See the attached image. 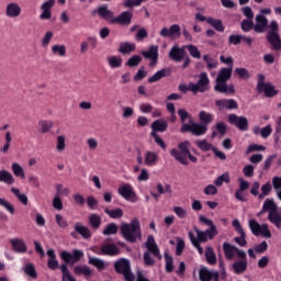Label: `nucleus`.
Listing matches in <instances>:
<instances>
[{
  "label": "nucleus",
  "mask_w": 281,
  "mask_h": 281,
  "mask_svg": "<svg viewBox=\"0 0 281 281\" xmlns=\"http://www.w3.org/2000/svg\"><path fill=\"white\" fill-rule=\"evenodd\" d=\"M200 123L184 124L181 126V133H191L195 137H201L207 133V126L214 122V114L204 110L199 112Z\"/></svg>",
  "instance_id": "obj_1"
},
{
  "label": "nucleus",
  "mask_w": 281,
  "mask_h": 281,
  "mask_svg": "<svg viewBox=\"0 0 281 281\" xmlns=\"http://www.w3.org/2000/svg\"><path fill=\"white\" fill-rule=\"evenodd\" d=\"M233 71H234V68H232V66L227 68H222L218 71V75L215 79L214 91H216L217 93H226L229 95L236 94V89L234 88V83L227 85V81L232 80Z\"/></svg>",
  "instance_id": "obj_2"
},
{
  "label": "nucleus",
  "mask_w": 281,
  "mask_h": 281,
  "mask_svg": "<svg viewBox=\"0 0 281 281\" xmlns=\"http://www.w3.org/2000/svg\"><path fill=\"white\" fill-rule=\"evenodd\" d=\"M120 235L126 243L134 245L137 240H142V223L138 218H133L131 223L121 224Z\"/></svg>",
  "instance_id": "obj_3"
},
{
  "label": "nucleus",
  "mask_w": 281,
  "mask_h": 281,
  "mask_svg": "<svg viewBox=\"0 0 281 281\" xmlns=\"http://www.w3.org/2000/svg\"><path fill=\"white\" fill-rule=\"evenodd\" d=\"M83 256H85V252L78 249L72 250V254L67 250H63L60 252V258L65 262V263H61L60 266V270L63 273L61 281H69L74 278L67 265H76V262H80Z\"/></svg>",
  "instance_id": "obj_4"
},
{
  "label": "nucleus",
  "mask_w": 281,
  "mask_h": 281,
  "mask_svg": "<svg viewBox=\"0 0 281 281\" xmlns=\"http://www.w3.org/2000/svg\"><path fill=\"white\" fill-rule=\"evenodd\" d=\"M170 155L176 159V161H179V164H181L182 166H188V159L192 161V164H196L199 161V158L190 153V140L179 143L178 149L172 148L170 150Z\"/></svg>",
  "instance_id": "obj_5"
},
{
  "label": "nucleus",
  "mask_w": 281,
  "mask_h": 281,
  "mask_svg": "<svg viewBox=\"0 0 281 281\" xmlns=\"http://www.w3.org/2000/svg\"><path fill=\"white\" fill-rule=\"evenodd\" d=\"M145 247L147 250L143 255L144 265L146 267H154L156 262L155 258L161 260V251L159 250V246L155 240V236L148 235Z\"/></svg>",
  "instance_id": "obj_6"
},
{
  "label": "nucleus",
  "mask_w": 281,
  "mask_h": 281,
  "mask_svg": "<svg viewBox=\"0 0 281 281\" xmlns=\"http://www.w3.org/2000/svg\"><path fill=\"white\" fill-rule=\"evenodd\" d=\"M178 89L181 93H188V91H191V93H205V91H210V77H207V72H201L196 83H181Z\"/></svg>",
  "instance_id": "obj_7"
},
{
  "label": "nucleus",
  "mask_w": 281,
  "mask_h": 281,
  "mask_svg": "<svg viewBox=\"0 0 281 281\" xmlns=\"http://www.w3.org/2000/svg\"><path fill=\"white\" fill-rule=\"evenodd\" d=\"M114 271L119 276H123L125 281H135V274L131 270V261L128 259H119L114 262Z\"/></svg>",
  "instance_id": "obj_8"
},
{
  "label": "nucleus",
  "mask_w": 281,
  "mask_h": 281,
  "mask_svg": "<svg viewBox=\"0 0 281 281\" xmlns=\"http://www.w3.org/2000/svg\"><path fill=\"white\" fill-rule=\"evenodd\" d=\"M249 228L254 236H263V238H271V231L268 224L258 223L256 220L249 221Z\"/></svg>",
  "instance_id": "obj_9"
},
{
  "label": "nucleus",
  "mask_w": 281,
  "mask_h": 281,
  "mask_svg": "<svg viewBox=\"0 0 281 281\" xmlns=\"http://www.w3.org/2000/svg\"><path fill=\"white\" fill-rule=\"evenodd\" d=\"M228 124H232V126H235L236 128H238V131H241V133L249 131V120H247V117L245 116L229 114Z\"/></svg>",
  "instance_id": "obj_10"
},
{
  "label": "nucleus",
  "mask_w": 281,
  "mask_h": 281,
  "mask_svg": "<svg viewBox=\"0 0 281 281\" xmlns=\"http://www.w3.org/2000/svg\"><path fill=\"white\" fill-rule=\"evenodd\" d=\"M119 194L125 199V201H130L131 203H137V201H139V198L137 196V193H135V190H133L131 183L122 184L119 188Z\"/></svg>",
  "instance_id": "obj_11"
},
{
  "label": "nucleus",
  "mask_w": 281,
  "mask_h": 281,
  "mask_svg": "<svg viewBox=\"0 0 281 281\" xmlns=\"http://www.w3.org/2000/svg\"><path fill=\"white\" fill-rule=\"evenodd\" d=\"M133 23V12L123 11L116 18L110 20L111 25H121L122 27H128Z\"/></svg>",
  "instance_id": "obj_12"
},
{
  "label": "nucleus",
  "mask_w": 281,
  "mask_h": 281,
  "mask_svg": "<svg viewBox=\"0 0 281 281\" xmlns=\"http://www.w3.org/2000/svg\"><path fill=\"white\" fill-rule=\"evenodd\" d=\"M223 251L227 260H234V256H236V254L238 258H245V254H246L245 250L239 249L238 247L229 243L223 244Z\"/></svg>",
  "instance_id": "obj_13"
},
{
  "label": "nucleus",
  "mask_w": 281,
  "mask_h": 281,
  "mask_svg": "<svg viewBox=\"0 0 281 281\" xmlns=\"http://www.w3.org/2000/svg\"><path fill=\"white\" fill-rule=\"evenodd\" d=\"M142 56L147 60H150L149 67H156L159 60V46L151 45L148 50H143Z\"/></svg>",
  "instance_id": "obj_14"
},
{
  "label": "nucleus",
  "mask_w": 281,
  "mask_h": 281,
  "mask_svg": "<svg viewBox=\"0 0 281 281\" xmlns=\"http://www.w3.org/2000/svg\"><path fill=\"white\" fill-rule=\"evenodd\" d=\"M233 227L237 232L239 237H235L234 240L239 247H247V234L245 233V229L243 228V225H240V221L234 220L232 223Z\"/></svg>",
  "instance_id": "obj_15"
},
{
  "label": "nucleus",
  "mask_w": 281,
  "mask_h": 281,
  "mask_svg": "<svg viewBox=\"0 0 281 281\" xmlns=\"http://www.w3.org/2000/svg\"><path fill=\"white\" fill-rule=\"evenodd\" d=\"M218 111H235L238 109V102L234 99H220L215 101Z\"/></svg>",
  "instance_id": "obj_16"
},
{
  "label": "nucleus",
  "mask_w": 281,
  "mask_h": 281,
  "mask_svg": "<svg viewBox=\"0 0 281 281\" xmlns=\"http://www.w3.org/2000/svg\"><path fill=\"white\" fill-rule=\"evenodd\" d=\"M98 256H119L120 248L115 246V244H105L101 247L100 250H93Z\"/></svg>",
  "instance_id": "obj_17"
},
{
  "label": "nucleus",
  "mask_w": 281,
  "mask_h": 281,
  "mask_svg": "<svg viewBox=\"0 0 281 281\" xmlns=\"http://www.w3.org/2000/svg\"><path fill=\"white\" fill-rule=\"evenodd\" d=\"M256 24H255V32L257 34H265L267 27H269V20L267 19V16L262 15V14H258L255 18Z\"/></svg>",
  "instance_id": "obj_18"
},
{
  "label": "nucleus",
  "mask_w": 281,
  "mask_h": 281,
  "mask_svg": "<svg viewBox=\"0 0 281 281\" xmlns=\"http://www.w3.org/2000/svg\"><path fill=\"white\" fill-rule=\"evenodd\" d=\"M56 3V0H47L42 4V14L40 15V19L42 21H49L52 19V8H54Z\"/></svg>",
  "instance_id": "obj_19"
},
{
  "label": "nucleus",
  "mask_w": 281,
  "mask_h": 281,
  "mask_svg": "<svg viewBox=\"0 0 281 281\" xmlns=\"http://www.w3.org/2000/svg\"><path fill=\"white\" fill-rule=\"evenodd\" d=\"M266 41H268L272 52H281L280 33H271L270 35H266Z\"/></svg>",
  "instance_id": "obj_20"
},
{
  "label": "nucleus",
  "mask_w": 281,
  "mask_h": 281,
  "mask_svg": "<svg viewBox=\"0 0 281 281\" xmlns=\"http://www.w3.org/2000/svg\"><path fill=\"white\" fill-rule=\"evenodd\" d=\"M232 269L236 276H241V273L247 271V252H245V258H239V260L232 265Z\"/></svg>",
  "instance_id": "obj_21"
},
{
  "label": "nucleus",
  "mask_w": 281,
  "mask_h": 281,
  "mask_svg": "<svg viewBox=\"0 0 281 281\" xmlns=\"http://www.w3.org/2000/svg\"><path fill=\"white\" fill-rule=\"evenodd\" d=\"M92 14H98L101 19L109 21L111 23V19H114L115 14L113 11L109 10V5L99 7L97 10L92 11Z\"/></svg>",
  "instance_id": "obj_22"
},
{
  "label": "nucleus",
  "mask_w": 281,
  "mask_h": 281,
  "mask_svg": "<svg viewBox=\"0 0 281 281\" xmlns=\"http://www.w3.org/2000/svg\"><path fill=\"white\" fill-rule=\"evenodd\" d=\"M172 74V70L170 68H162L155 72L151 77L148 78L149 85H153V82H159V80L164 78H168Z\"/></svg>",
  "instance_id": "obj_23"
},
{
  "label": "nucleus",
  "mask_w": 281,
  "mask_h": 281,
  "mask_svg": "<svg viewBox=\"0 0 281 281\" xmlns=\"http://www.w3.org/2000/svg\"><path fill=\"white\" fill-rule=\"evenodd\" d=\"M169 58L175 63H181L186 58V50L179 46H173L169 52Z\"/></svg>",
  "instance_id": "obj_24"
},
{
  "label": "nucleus",
  "mask_w": 281,
  "mask_h": 281,
  "mask_svg": "<svg viewBox=\"0 0 281 281\" xmlns=\"http://www.w3.org/2000/svg\"><path fill=\"white\" fill-rule=\"evenodd\" d=\"M5 14L10 19H16L18 16H21V5H19L16 2H10L7 5Z\"/></svg>",
  "instance_id": "obj_25"
},
{
  "label": "nucleus",
  "mask_w": 281,
  "mask_h": 281,
  "mask_svg": "<svg viewBox=\"0 0 281 281\" xmlns=\"http://www.w3.org/2000/svg\"><path fill=\"white\" fill-rule=\"evenodd\" d=\"M10 244L12 245L16 254H25L27 251V245L23 239H20V238L10 239Z\"/></svg>",
  "instance_id": "obj_26"
},
{
  "label": "nucleus",
  "mask_w": 281,
  "mask_h": 281,
  "mask_svg": "<svg viewBox=\"0 0 281 281\" xmlns=\"http://www.w3.org/2000/svg\"><path fill=\"white\" fill-rule=\"evenodd\" d=\"M175 34H181V26H179L178 24H172L170 26V29L168 27H164L160 31V36L168 38L170 36H175Z\"/></svg>",
  "instance_id": "obj_27"
},
{
  "label": "nucleus",
  "mask_w": 281,
  "mask_h": 281,
  "mask_svg": "<svg viewBox=\"0 0 281 281\" xmlns=\"http://www.w3.org/2000/svg\"><path fill=\"white\" fill-rule=\"evenodd\" d=\"M158 161H159V155H157V153L155 151L145 153V159H144L145 166H148L150 168L153 166H157Z\"/></svg>",
  "instance_id": "obj_28"
},
{
  "label": "nucleus",
  "mask_w": 281,
  "mask_h": 281,
  "mask_svg": "<svg viewBox=\"0 0 281 281\" xmlns=\"http://www.w3.org/2000/svg\"><path fill=\"white\" fill-rule=\"evenodd\" d=\"M46 254L49 258L47 261L48 269H50V271H56L59 267L58 259H56V251H54V249H48Z\"/></svg>",
  "instance_id": "obj_29"
},
{
  "label": "nucleus",
  "mask_w": 281,
  "mask_h": 281,
  "mask_svg": "<svg viewBox=\"0 0 281 281\" xmlns=\"http://www.w3.org/2000/svg\"><path fill=\"white\" fill-rule=\"evenodd\" d=\"M168 131V122L156 120L151 123V133H166Z\"/></svg>",
  "instance_id": "obj_30"
},
{
  "label": "nucleus",
  "mask_w": 281,
  "mask_h": 281,
  "mask_svg": "<svg viewBox=\"0 0 281 281\" xmlns=\"http://www.w3.org/2000/svg\"><path fill=\"white\" fill-rule=\"evenodd\" d=\"M88 265H92V267H95L98 271H104V269L109 267L104 260L98 257H89Z\"/></svg>",
  "instance_id": "obj_31"
},
{
  "label": "nucleus",
  "mask_w": 281,
  "mask_h": 281,
  "mask_svg": "<svg viewBox=\"0 0 281 281\" xmlns=\"http://www.w3.org/2000/svg\"><path fill=\"white\" fill-rule=\"evenodd\" d=\"M278 210V204H276V201L273 199H267L263 202L262 209L259 214H265V212H277Z\"/></svg>",
  "instance_id": "obj_32"
},
{
  "label": "nucleus",
  "mask_w": 281,
  "mask_h": 281,
  "mask_svg": "<svg viewBox=\"0 0 281 281\" xmlns=\"http://www.w3.org/2000/svg\"><path fill=\"white\" fill-rule=\"evenodd\" d=\"M178 115L180 117V122L182 126L184 124H194V120L192 119V114H190L186 109L178 110Z\"/></svg>",
  "instance_id": "obj_33"
},
{
  "label": "nucleus",
  "mask_w": 281,
  "mask_h": 281,
  "mask_svg": "<svg viewBox=\"0 0 281 281\" xmlns=\"http://www.w3.org/2000/svg\"><path fill=\"white\" fill-rule=\"evenodd\" d=\"M261 93H263L266 98H276V95H278V90L273 85L266 82L261 88Z\"/></svg>",
  "instance_id": "obj_34"
},
{
  "label": "nucleus",
  "mask_w": 281,
  "mask_h": 281,
  "mask_svg": "<svg viewBox=\"0 0 281 281\" xmlns=\"http://www.w3.org/2000/svg\"><path fill=\"white\" fill-rule=\"evenodd\" d=\"M135 49H136L135 43L123 42L119 46V52L120 54H123V55L131 54L132 52H135Z\"/></svg>",
  "instance_id": "obj_35"
},
{
  "label": "nucleus",
  "mask_w": 281,
  "mask_h": 281,
  "mask_svg": "<svg viewBox=\"0 0 281 281\" xmlns=\"http://www.w3.org/2000/svg\"><path fill=\"white\" fill-rule=\"evenodd\" d=\"M74 273L76 276H85V278H91V273H93L91 271V268H89V266H76L74 268Z\"/></svg>",
  "instance_id": "obj_36"
},
{
  "label": "nucleus",
  "mask_w": 281,
  "mask_h": 281,
  "mask_svg": "<svg viewBox=\"0 0 281 281\" xmlns=\"http://www.w3.org/2000/svg\"><path fill=\"white\" fill-rule=\"evenodd\" d=\"M75 232H77V234H80V236H82V238H86V240L91 238V231L89 229V227L82 226L80 225V223L75 224Z\"/></svg>",
  "instance_id": "obj_37"
},
{
  "label": "nucleus",
  "mask_w": 281,
  "mask_h": 281,
  "mask_svg": "<svg viewBox=\"0 0 281 281\" xmlns=\"http://www.w3.org/2000/svg\"><path fill=\"white\" fill-rule=\"evenodd\" d=\"M89 225L92 227V229H100V225H102V217L95 213L90 214Z\"/></svg>",
  "instance_id": "obj_38"
},
{
  "label": "nucleus",
  "mask_w": 281,
  "mask_h": 281,
  "mask_svg": "<svg viewBox=\"0 0 281 281\" xmlns=\"http://www.w3.org/2000/svg\"><path fill=\"white\" fill-rule=\"evenodd\" d=\"M268 221L272 223L273 226L277 227V229H281V215L278 213V211L270 212L268 215Z\"/></svg>",
  "instance_id": "obj_39"
},
{
  "label": "nucleus",
  "mask_w": 281,
  "mask_h": 281,
  "mask_svg": "<svg viewBox=\"0 0 281 281\" xmlns=\"http://www.w3.org/2000/svg\"><path fill=\"white\" fill-rule=\"evenodd\" d=\"M206 23H209L211 27H214L216 32H225V25H223V21L221 20H214V18H207Z\"/></svg>",
  "instance_id": "obj_40"
},
{
  "label": "nucleus",
  "mask_w": 281,
  "mask_h": 281,
  "mask_svg": "<svg viewBox=\"0 0 281 281\" xmlns=\"http://www.w3.org/2000/svg\"><path fill=\"white\" fill-rule=\"evenodd\" d=\"M0 181L2 183H7L8 186H12L14 183V177L10 171L7 170H0Z\"/></svg>",
  "instance_id": "obj_41"
},
{
  "label": "nucleus",
  "mask_w": 281,
  "mask_h": 281,
  "mask_svg": "<svg viewBox=\"0 0 281 281\" xmlns=\"http://www.w3.org/2000/svg\"><path fill=\"white\" fill-rule=\"evenodd\" d=\"M201 281H212L214 278V271H210L207 268H201L199 270Z\"/></svg>",
  "instance_id": "obj_42"
},
{
  "label": "nucleus",
  "mask_w": 281,
  "mask_h": 281,
  "mask_svg": "<svg viewBox=\"0 0 281 281\" xmlns=\"http://www.w3.org/2000/svg\"><path fill=\"white\" fill-rule=\"evenodd\" d=\"M11 192L12 194H14V196H16L18 201H20V203H22V205H27L29 200H27V195L25 193H21V190H19L18 188H11Z\"/></svg>",
  "instance_id": "obj_43"
},
{
  "label": "nucleus",
  "mask_w": 281,
  "mask_h": 281,
  "mask_svg": "<svg viewBox=\"0 0 281 281\" xmlns=\"http://www.w3.org/2000/svg\"><path fill=\"white\" fill-rule=\"evenodd\" d=\"M165 269L167 273H172V271H175V259L172 258V256H170L168 254V251L165 252Z\"/></svg>",
  "instance_id": "obj_44"
},
{
  "label": "nucleus",
  "mask_w": 281,
  "mask_h": 281,
  "mask_svg": "<svg viewBox=\"0 0 281 281\" xmlns=\"http://www.w3.org/2000/svg\"><path fill=\"white\" fill-rule=\"evenodd\" d=\"M205 258L209 265H216V254L214 252V248L206 247L205 249Z\"/></svg>",
  "instance_id": "obj_45"
},
{
  "label": "nucleus",
  "mask_w": 281,
  "mask_h": 281,
  "mask_svg": "<svg viewBox=\"0 0 281 281\" xmlns=\"http://www.w3.org/2000/svg\"><path fill=\"white\" fill-rule=\"evenodd\" d=\"M104 212L108 214V216H110V218H122V216H124V211L120 207L114 210L105 207Z\"/></svg>",
  "instance_id": "obj_46"
},
{
  "label": "nucleus",
  "mask_w": 281,
  "mask_h": 281,
  "mask_svg": "<svg viewBox=\"0 0 281 281\" xmlns=\"http://www.w3.org/2000/svg\"><path fill=\"white\" fill-rule=\"evenodd\" d=\"M273 190V186L271 182H267L262 184L261 187V193H259V201H262L265 196H269L271 194V191Z\"/></svg>",
  "instance_id": "obj_47"
},
{
  "label": "nucleus",
  "mask_w": 281,
  "mask_h": 281,
  "mask_svg": "<svg viewBox=\"0 0 281 281\" xmlns=\"http://www.w3.org/2000/svg\"><path fill=\"white\" fill-rule=\"evenodd\" d=\"M38 126H40V133H49V131H52V128L54 127V122L52 121H40L38 122Z\"/></svg>",
  "instance_id": "obj_48"
},
{
  "label": "nucleus",
  "mask_w": 281,
  "mask_h": 281,
  "mask_svg": "<svg viewBox=\"0 0 281 281\" xmlns=\"http://www.w3.org/2000/svg\"><path fill=\"white\" fill-rule=\"evenodd\" d=\"M108 64L112 69H120V67H122V57L110 56L108 58Z\"/></svg>",
  "instance_id": "obj_49"
},
{
  "label": "nucleus",
  "mask_w": 281,
  "mask_h": 281,
  "mask_svg": "<svg viewBox=\"0 0 281 281\" xmlns=\"http://www.w3.org/2000/svg\"><path fill=\"white\" fill-rule=\"evenodd\" d=\"M117 229H119L117 224L110 223L105 226L102 234H103V236H113V235L117 234Z\"/></svg>",
  "instance_id": "obj_50"
},
{
  "label": "nucleus",
  "mask_w": 281,
  "mask_h": 281,
  "mask_svg": "<svg viewBox=\"0 0 281 281\" xmlns=\"http://www.w3.org/2000/svg\"><path fill=\"white\" fill-rule=\"evenodd\" d=\"M203 60H204V63H206L207 71H212V69H216V67H218V61H216L214 58L210 57V55H204Z\"/></svg>",
  "instance_id": "obj_51"
},
{
  "label": "nucleus",
  "mask_w": 281,
  "mask_h": 281,
  "mask_svg": "<svg viewBox=\"0 0 281 281\" xmlns=\"http://www.w3.org/2000/svg\"><path fill=\"white\" fill-rule=\"evenodd\" d=\"M189 238H190L193 247H195V249H198V252L200 254V256H203V247L201 246V243H199V239H196V237L194 236V233L189 232Z\"/></svg>",
  "instance_id": "obj_52"
},
{
  "label": "nucleus",
  "mask_w": 281,
  "mask_h": 281,
  "mask_svg": "<svg viewBox=\"0 0 281 281\" xmlns=\"http://www.w3.org/2000/svg\"><path fill=\"white\" fill-rule=\"evenodd\" d=\"M52 52L55 56H67V47L65 45H54Z\"/></svg>",
  "instance_id": "obj_53"
},
{
  "label": "nucleus",
  "mask_w": 281,
  "mask_h": 281,
  "mask_svg": "<svg viewBox=\"0 0 281 281\" xmlns=\"http://www.w3.org/2000/svg\"><path fill=\"white\" fill-rule=\"evenodd\" d=\"M195 144L203 153H207V150H212V148H214V146L211 143H207L206 139L198 140Z\"/></svg>",
  "instance_id": "obj_54"
},
{
  "label": "nucleus",
  "mask_w": 281,
  "mask_h": 281,
  "mask_svg": "<svg viewBox=\"0 0 281 281\" xmlns=\"http://www.w3.org/2000/svg\"><path fill=\"white\" fill-rule=\"evenodd\" d=\"M12 171L13 175L20 177V179H25V171L23 170V167H21V165L18 162L12 164Z\"/></svg>",
  "instance_id": "obj_55"
},
{
  "label": "nucleus",
  "mask_w": 281,
  "mask_h": 281,
  "mask_svg": "<svg viewBox=\"0 0 281 281\" xmlns=\"http://www.w3.org/2000/svg\"><path fill=\"white\" fill-rule=\"evenodd\" d=\"M240 25H241L243 32H251V30L256 31L254 20H243Z\"/></svg>",
  "instance_id": "obj_56"
},
{
  "label": "nucleus",
  "mask_w": 281,
  "mask_h": 281,
  "mask_svg": "<svg viewBox=\"0 0 281 281\" xmlns=\"http://www.w3.org/2000/svg\"><path fill=\"white\" fill-rule=\"evenodd\" d=\"M235 74L241 79V80H249L251 78V74H249V70L247 68H236Z\"/></svg>",
  "instance_id": "obj_57"
},
{
  "label": "nucleus",
  "mask_w": 281,
  "mask_h": 281,
  "mask_svg": "<svg viewBox=\"0 0 281 281\" xmlns=\"http://www.w3.org/2000/svg\"><path fill=\"white\" fill-rule=\"evenodd\" d=\"M229 181H231L229 172H224L214 181V183L220 188V186H223V183H229Z\"/></svg>",
  "instance_id": "obj_58"
},
{
  "label": "nucleus",
  "mask_w": 281,
  "mask_h": 281,
  "mask_svg": "<svg viewBox=\"0 0 281 281\" xmlns=\"http://www.w3.org/2000/svg\"><path fill=\"white\" fill-rule=\"evenodd\" d=\"M142 63V56L134 55L126 61V67H137Z\"/></svg>",
  "instance_id": "obj_59"
},
{
  "label": "nucleus",
  "mask_w": 281,
  "mask_h": 281,
  "mask_svg": "<svg viewBox=\"0 0 281 281\" xmlns=\"http://www.w3.org/2000/svg\"><path fill=\"white\" fill-rule=\"evenodd\" d=\"M187 49L190 54V56H192V58H201V50H199V48L192 44L187 45Z\"/></svg>",
  "instance_id": "obj_60"
},
{
  "label": "nucleus",
  "mask_w": 281,
  "mask_h": 281,
  "mask_svg": "<svg viewBox=\"0 0 281 281\" xmlns=\"http://www.w3.org/2000/svg\"><path fill=\"white\" fill-rule=\"evenodd\" d=\"M150 135L154 137L155 144H157V146H159L162 150H166L168 148V145H166V142H164L159 137V134H157L156 132H151Z\"/></svg>",
  "instance_id": "obj_61"
},
{
  "label": "nucleus",
  "mask_w": 281,
  "mask_h": 281,
  "mask_svg": "<svg viewBox=\"0 0 281 281\" xmlns=\"http://www.w3.org/2000/svg\"><path fill=\"white\" fill-rule=\"evenodd\" d=\"M0 205L1 207H4L9 214H14V205H12L8 200L0 198Z\"/></svg>",
  "instance_id": "obj_62"
},
{
  "label": "nucleus",
  "mask_w": 281,
  "mask_h": 281,
  "mask_svg": "<svg viewBox=\"0 0 281 281\" xmlns=\"http://www.w3.org/2000/svg\"><path fill=\"white\" fill-rule=\"evenodd\" d=\"M65 148H67V144L65 143V136H57V145H56L57 153H63Z\"/></svg>",
  "instance_id": "obj_63"
},
{
  "label": "nucleus",
  "mask_w": 281,
  "mask_h": 281,
  "mask_svg": "<svg viewBox=\"0 0 281 281\" xmlns=\"http://www.w3.org/2000/svg\"><path fill=\"white\" fill-rule=\"evenodd\" d=\"M98 199H95V196L93 195H89L87 198V205L90 210H98Z\"/></svg>",
  "instance_id": "obj_64"
}]
</instances>
